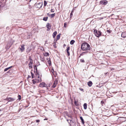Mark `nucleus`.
I'll use <instances>...</instances> for the list:
<instances>
[{
  "label": "nucleus",
  "instance_id": "f257e3e1",
  "mask_svg": "<svg viewBox=\"0 0 126 126\" xmlns=\"http://www.w3.org/2000/svg\"><path fill=\"white\" fill-rule=\"evenodd\" d=\"M81 49L83 50H88L90 49L91 47L90 45L87 43H83L81 46Z\"/></svg>",
  "mask_w": 126,
  "mask_h": 126
},
{
  "label": "nucleus",
  "instance_id": "f03ea898",
  "mask_svg": "<svg viewBox=\"0 0 126 126\" xmlns=\"http://www.w3.org/2000/svg\"><path fill=\"white\" fill-rule=\"evenodd\" d=\"M94 32L95 36L97 37H99L101 35V32L100 31H98L96 29H94Z\"/></svg>",
  "mask_w": 126,
  "mask_h": 126
},
{
  "label": "nucleus",
  "instance_id": "7ed1b4c3",
  "mask_svg": "<svg viewBox=\"0 0 126 126\" xmlns=\"http://www.w3.org/2000/svg\"><path fill=\"white\" fill-rule=\"evenodd\" d=\"M13 42L12 40H11L9 41L5 47V48L7 49H9L13 43Z\"/></svg>",
  "mask_w": 126,
  "mask_h": 126
},
{
  "label": "nucleus",
  "instance_id": "20e7f679",
  "mask_svg": "<svg viewBox=\"0 0 126 126\" xmlns=\"http://www.w3.org/2000/svg\"><path fill=\"white\" fill-rule=\"evenodd\" d=\"M15 99L14 98H11V97H7L6 98V100L8 102H12L15 100Z\"/></svg>",
  "mask_w": 126,
  "mask_h": 126
},
{
  "label": "nucleus",
  "instance_id": "39448f33",
  "mask_svg": "<svg viewBox=\"0 0 126 126\" xmlns=\"http://www.w3.org/2000/svg\"><path fill=\"white\" fill-rule=\"evenodd\" d=\"M47 85L44 82H42L40 83L39 85V86L41 87H46Z\"/></svg>",
  "mask_w": 126,
  "mask_h": 126
},
{
  "label": "nucleus",
  "instance_id": "423d86ee",
  "mask_svg": "<svg viewBox=\"0 0 126 126\" xmlns=\"http://www.w3.org/2000/svg\"><path fill=\"white\" fill-rule=\"evenodd\" d=\"M46 27L47 28V31H49L51 29V26L49 23H48L46 25Z\"/></svg>",
  "mask_w": 126,
  "mask_h": 126
},
{
  "label": "nucleus",
  "instance_id": "0eeeda50",
  "mask_svg": "<svg viewBox=\"0 0 126 126\" xmlns=\"http://www.w3.org/2000/svg\"><path fill=\"white\" fill-rule=\"evenodd\" d=\"M57 82L58 81L57 80H56L55 81H54V83H53L52 86V87L53 88H54L56 87L57 83Z\"/></svg>",
  "mask_w": 126,
  "mask_h": 126
},
{
  "label": "nucleus",
  "instance_id": "6e6552de",
  "mask_svg": "<svg viewBox=\"0 0 126 126\" xmlns=\"http://www.w3.org/2000/svg\"><path fill=\"white\" fill-rule=\"evenodd\" d=\"M24 47V45H21V47L19 48L21 52H23L25 49V47Z\"/></svg>",
  "mask_w": 126,
  "mask_h": 126
},
{
  "label": "nucleus",
  "instance_id": "1a4fd4ad",
  "mask_svg": "<svg viewBox=\"0 0 126 126\" xmlns=\"http://www.w3.org/2000/svg\"><path fill=\"white\" fill-rule=\"evenodd\" d=\"M32 49V48L31 47H29L27 49L26 52L28 53H29L30 51Z\"/></svg>",
  "mask_w": 126,
  "mask_h": 126
},
{
  "label": "nucleus",
  "instance_id": "9d476101",
  "mask_svg": "<svg viewBox=\"0 0 126 126\" xmlns=\"http://www.w3.org/2000/svg\"><path fill=\"white\" fill-rule=\"evenodd\" d=\"M100 3L101 4H103L104 5H105L107 4V1H101L100 2Z\"/></svg>",
  "mask_w": 126,
  "mask_h": 126
},
{
  "label": "nucleus",
  "instance_id": "9b49d317",
  "mask_svg": "<svg viewBox=\"0 0 126 126\" xmlns=\"http://www.w3.org/2000/svg\"><path fill=\"white\" fill-rule=\"evenodd\" d=\"M41 79L40 81V80H39L38 79V80H37L36 81H35L34 79H33L32 80V81L33 82V83L34 84H35L36 82H41V79Z\"/></svg>",
  "mask_w": 126,
  "mask_h": 126
},
{
  "label": "nucleus",
  "instance_id": "f8f14e48",
  "mask_svg": "<svg viewBox=\"0 0 126 126\" xmlns=\"http://www.w3.org/2000/svg\"><path fill=\"white\" fill-rule=\"evenodd\" d=\"M121 36L123 38L126 37V33L125 32H123L122 33Z\"/></svg>",
  "mask_w": 126,
  "mask_h": 126
},
{
  "label": "nucleus",
  "instance_id": "ddd939ff",
  "mask_svg": "<svg viewBox=\"0 0 126 126\" xmlns=\"http://www.w3.org/2000/svg\"><path fill=\"white\" fill-rule=\"evenodd\" d=\"M92 84V83L91 81H89L88 83V85L89 87H91Z\"/></svg>",
  "mask_w": 126,
  "mask_h": 126
},
{
  "label": "nucleus",
  "instance_id": "4468645a",
  "mask_svg": "<svg viewBox=\"0 0 126 126\" xmlns=\"http://www.w3.org/2000/svg\"><path fill=\"white\" fill-rule=\"evenodd\" d=\"M57 34L56 31L54 32L52 34L53 37V38H55Z\"/></svg>",
  "mask_w": 126,
  "mask_h": 126
},
{
  "label": "nucleus",
  "instance_id": "2eb2a0df",
  "mask_svg": "<svg viewBox=\"0 0 126 126\" xmlns=\"http://www.w3.org/2000/svg\"><path fill=\"white\" fill-rule=\"evenodd\" d=\"M34 72H35V70H36V73H37V66H36V65H35L34 67Z\"/></svg>",
  "mask_w": 126,
  "mask_h": 126
},
{
  "label": "nucleus",
  "instance_id": "dca6fc26",
  "mask_svg": "<svg viewBox=\"0 0 126 126\" xmlns=\"http://www.w3.org/2000/svg\"><path fill=\"white\" fill-rule=\"evenodd\" d=\"M61 35V34L59 33V34H58L57 36V39H56L57 40H58L60 39Z\"/></svg>",
  "mask_w": 126,
  "mask_h": 126
},
{
  "label": "nucleus",
  "instance_id": "f3484780",
  "mask_svg": "<svg viewBox=\"0 0 126 126\" xmlns=\"http://www.w3.org/2000/svg\"><path fill=\"white\" fill-rule=\"evenodd\" d=\"M80 119L81 120L82 123L84 124V122L83 119V118L82 117V116H80Z\"/></svg>",
  "mask_w": 126,
  "mask_h": 126
},
{
  "label": "nucleus",
  "instance_id": "a211bd4d",
  "mask_svg": "<svg viewBox=\"0 0 126 126\" xmlns=\"http://www.w3.org/2000/svg\"><path fill=\"white\" fill-rule=\"evenodd\" d=\"M84 108V109L86 110L87 108V104L86 103H85L83 105Z\"/></svg>",
  "mask_w": 126,
  "mask_h": 126
},
{
  "label": "nucleus",
  "instance_id": "6ab92c4d",
  "mask_svg": "<svg viewBox=\"0 0 126 126\" xmlns=\"http://www.w3.org/2000/svg\"><path fill=\"white\" fill-rule=\"evenodd\" d=\"M44 55L45 56H47L49 55V54L48 52H46L44 54Z\"/></svg>",
  "mask_w": 126,
  "mask_h": 126
},
{
  "label": "nucleus",
  "instance_id": "aec40b11",
  "mask_svg": "<svg viewBox=\"0 0 126 126\" xmlns=\"http://www.w3.org/2000/svg\"><path fill=\"white\" fill-rule=\"evenodd\" d=\"M73 10H74V9H73L72 10V11L71 12V13L70 14V18H71L72 16H73V13H73Z\"/></svg>",
  "mask_w": 126,
  "mask_h": 126
},
{
  "label": "nucleus",
  "instance_id": "412c9836",
  "mask_svg": "<svg viewBox=\"0 0 126 126\" xmlns=\"http://www.w3.org/2000/svg\"><path fill=\"white\" fill-rule=\"evenodd\" d=\"M48 18V17L47 16L46 17H44L43 19V20L44 21H46L47 20Z\"/></svg>",
  "mask_w": 126,
  "mask_h": 126
},
{
  "label": "nucleus",
  "instance_id": "4be33fe9",
  "mask_svg": "<svg viewBox=\"0 0 126 126\" xmlns=\"http://www.w3.org/2000/svg\"><path fill=\"white\" fill-rule=\"evenodd\" d=\"M29 59H30V62H29V63H30L31 64H32V59L30 57L29 58Z\"/></svg>",
  "mask_w": 126,
  "mask_h": 126
},
{
  "label": "nucleus",
  "instance_id": "5701e85b",
  "mask_svg": "<svg viewBox=\"0 0 126 126\" xmlns=\"http://www.w3.org/2000/svg\"><path fill=\"white\" fill-rule=\"evenodd\" d=\"M48 63L49 64V65L50 66L51 65V62L50 60V59H49V60H48L47 61Z\"/></svg>",
  "mask_w": 126,
  "mask_h": 126
},
{
  "label": "nucleus",
  "instance_id": "b1692460",
  "mask_svg": "<svg viewBox=\"0 0 126 126\" xmlns=\"http://www.w3.org/2000/svg\"><path fill=\"white\" fill-rule=\"evenodd\" d=\"M75 42V41L73 40H71L70 42V44L71 45H73Z\"/></svg>",
  "mask_w": 126,
  "mask_h": 126
},
{
  "label": "nucleus",
  "instance_id": "393cba45",
  "mask_svg": "<svg viewBox=\"0 0 126 126\" xmlns=\"http://www.w3.org/2000/svg\"><path fill=\"white\" fill-rule=\"evenodd\" d=\"M55 13H54V14H50V15L51 16V17L52 18V17H53L55 16Z\"/></svg>",
  "mask_w": 126,
  "mask_h": 126
},
{
  "label": "nucleus",
  "instance_id": "a878e982",
  "mask_svg": "<svg viewBox=\"0 0 126 126\" xmlns=\"http://www.w3.org/2000/svg\"><path fill=\"white\" fill-rule=\"evenodd\" d=\"M52 83H50L49 84H48V86H46V87H49L52 85Z\"/></svg>",
  "mask_w": 126,
  "mask_h": 126
},
{
  "label": "nucleus",
  "instance_id": "bb28decb",
  "mask_svg": "<svg viewBox=\"0 0 126 126\" xmlns=\"http://www.w3.org/2000/svg\"><path fill=\"white\" fill-rule=\"evenodd\" d=\"M18 99L20 100L21 98V96L20 95H18Z\"/></svg>",
  "mask_w": 126,
  "mask_h": 126
},
{
  "label": "nucleus",
  "instance_id": "cd10ccee",
  "mask_svg": "<svg viewBox=\"0 0 126 126\" xmlns=\"http://www.w3.org/2000/svg\"><path fill=\"white\" fill-rule=\"evenodd\" d=\"M80 61L82 63H84L85 62L84 61L83 59H81L80 60Z\"/></svg>",
  "mask_w": 126,
  "mask_h": 126
},
{
  "label": "nucleus",
  "instance_id": "c85d7f7f",
  "mask_svg": "<svg viewBox=\"0 0 126 126\" xmlns=\"http://www.w3.org/2000/svg\"><path fill=\"white\" fill-rule=\"evenodd\" d=\"M47 2L45 1V0L44 1V6H46L47 4Z\"/></svg>",
  "mask_w": 126,
  "mask_h": 126
},
{
  "label": "nucleus",
  "instance_id": "c756f323",
  "mask_svg": "<svg viewBox=\"0 0 126 126\" xmlns=\"http://www.w3.org/2000/svg\"><path fill=\"white\" fill-rule=\"evenodd\" d=\"M31 74L32 77V78H34V75L32 73V72H31Z\"/></svg>",
  "mask_w": 126,
  "mask_h": 126
},
{
  "label": "nucleus",
  "instance_id": "7c9ffc66",
  "mask_svg": "<svg viewBox=\"0 0 126 126\" xmlns=\"http://www.w3.org/2000/svg\"><path fill=\"white\" fill-rule=\"evenodd\" d=\"M54 44L53 45V46H54V47L55 48H56V43L55 42H54Z\"/></svg>",
  "mask_w": 126,
  "mask_h": 126
},
{
  "label": "nucleus",
  "instance_id": "2f4dec72",
  "mask_svg": "<svg viewBox=\"0 0 126 126\" xmlns=\"http://www.w3.org/2000/svg\"><path fill=\"white\" fill-rule=\"evenodd\" d=\"M9 67H8V68H5L4 69V72L5 71H7V70H9Z\"/></svg>",
  "mask_w": 126,
  "mask_h": 126
},
{
  "label": "nucleus",
  "instance_id": "473e14b6",
  "mask_svg": "<svg viewBox=\"0 0 126 126\" xmlns=\"http://www.w3.org/2000/svg\"><path fill=\"white\" fill-rule=\"evenodd\" d=\"M67 52V55L69 56L70 55V54L69 51L66 50Z\"/></svg>",
  "mask_w": 126,
  "mask_h": 126
},
{
  "label": "nucleus",
  "instance_id": "72a5a7b5",
  "mask_svg": "<svg viewBox=\"0 0 126 126\" xmlns=\"http://www.w3.org/2000/svg\"><path fill=\"white\" fill-rule=\"evenodd\" d=\"M29 67L30 68H32V64H31L30 63H29Z\"/></svg>",
  "mask_w": 126,
  "mask_h": 126
},
{
  "label": "nucleus",
  "instance_id": "f704fd0d",
  "mask_svg": "<svg viewBox=\"0 0 126 126\" xmlns=\"http://www.w3.org/2000/svg\"><path fill=\"white\" fill-rule=\"evenodd\" d=\"M70 50V47L69 46L67 47L66 50L69 51Z\"/></svg>",
  "mask_w": 126,
  "mask_h": 126
},
{
  "label": "nucleus",
  "instance_id": "c9c22d12",
  "mask_svg": "<svg viewBox=\"0 0 126 126\" xmlns=\"http://www.w3.org/2000/svg\"><path fill=\"white\" fill-rule=\"evenodd\" d=\"M51 12H52V13L54 12V10L53 9H52L51 10Z\"/></svg>",
  "mask_w": 126,
  "mask_h": 126
},
{
  "label": "nucleus",
  "instance_id": "e433bc0d",
  "mask_svg": "<svg viewBox=\"0 0 126 126\" xmlns=\"http://www.w3.org/2000/svg\"><path fill=\"white\" fill-rule=\"evenodd\" d=\"M66 26H67L66 24L65 23H64V27L66 28Z\"/></svg>",
  "mask_w": 126,
  "mask_h": 126
},
{
  "label": "nucleus",
  "instance_id": "4c0bfd02",
  "mask_svg": "<svg viewBox=\"0 0 126 126\" xmlns=\"http://www.w3.org/2000/svg\"><path fill=\"white\" fill-rule=\"evenodd\" d=\"M40 121V120H36V122L37 123L39 122Z\"/></svg>",
  "mask_w": 126,
  "mask_h": 126
},
{
  "label": "nucleus",
  "instance_id": "58836bf2",
  "mask_svg": "<svg viewBox=\"0 0 126 126\" xmlns=\"http://www.w3.org/2000/svg\"><path fill=\"white\" fill-rule=\"evenodd\" d=\"M88 51H85L84 52H82V53L83 54V53L86 54V53H88Z\"/></svg>",
  "mask_w": 126,
  "mask_h": 126
},
{
  "label": "nucleus",
  "instance_id": "ea45409f",
  "mask_svg": "<svg viewBox=\"0 0 126 126\" xmlns=\"http://www.w3.org/2000/svg\"><path fill=\"white\" fill-rule=\"evenodd\" d=\"M83 55V54L82 53L80 54V55L79 56V57L80 58V57L81 56Z\"/></svg>",
  "mask_w": 126,
  "mask_h": 126
},
{
  "label": "nucleus",
  "instance_id": "a19ab883",
  "mask_svg": "<svg viewBox=\"0 0 126 126\" xmlns=\"http://www.w3.org/2000/svg\"><path fill=\"white\" fill-rule=\"evenodd\" d=\"M79 89L81 91H83V92L84 91L83 89L82 88H79Z\"/></svg>",
  "mask_w": 126,
  "mask_h": 126
},
{
  "label": "nucleus",
  "instance_id": "79ce46f5",
  "mask_svg": "<svg viewBox=\"0 0 126 126\" xmlns=\"http://www.w3.org/2000/svg\"><path fill=\"white\" fill-rule=\"evenodd\" d=\"M107 31L109 33H110L111 32V31L110 30H107Z\"/></svg>",
  "mask_w": 126,
  "mask_h": 126
},
{
  "label": "nucleus",
  "instance_id": "37998d69",
  "mask_svg": "<svg viewBox=\"0 0 126 126\" xmlns=\"http://www.w3.org/2000/svg\"><path fill=\"white\" fill-rule=\"evenodd\" d=\"M31 77V76H30L28 75V77L27 78V79H28L29 78H30Z\"/></svg>",
  "mask_w": 126,
  "mask_h": 126
},
{
  "label": "nucleus",
  "instance_id": "c03bdc74",
  "mask_svg": "<svg viewBox=\"0 0 126 126\" xmlns=\"http://www.w3.org/2000/svg\"><path fill=\"white\" fill-rule=\"evenodd\" d=\"M54 72V70L53 69L52 70V73H53V72Z\"/></svg>",
  "mask_w": 126,
  "mask_h": 126
},
{
  "label": "nucleus",
  "instance_id": "a18cd8bd",
  "mask_svg": "<svg viewBox=\"0 0 126 126\" xmlns=\"http://www.w3.org/2000/svg\"><path fill=\"white\" fill-rule=\"evenodd\" d=\"M101 103L102 104H103L104 103V102L103 101H101Z\"/></svg>",
  "mask_w": 126,
  "mask_h": 126
},
{
  "label": "nucleus",
  "instance_id": "49530a36",
  "mask_svg": "<svg viewBox=\"0 0 126 126\" xmlns=\"http://www.w3.org/2000/svg\"><path fill=\"white\" fill-rule=\"evenodd\" d=\"M74 104L75 105H76L77 104V102L76 101H74Z\"/></svg>",
  "mask_w": 126,
  "mask_h": 126
},
{
  "label": "nucleus",
  "instance_id": "de8ad7c7",
  "mask_svg": "<svg viewBox=\"0 0 126 126\" xmlns=\"http://www.w3.org/2000/svg\"><path fill=\"white\" fill-rule=\"evenodd\" d=\"M47 16H49L50 15L49 13H48L47 14Z\"/></svg>",
  "mask_w": 126,
  "mask_h": 126
},
{
  "label": "nucleus",
  "instance_id": "09e8293b",
  "mask_svg": "<svg viewBox=\"0 0 126 126\" xmlns=\"http://www.w3.org/2000/svg\"><path fill=\"white\" fill-rule=\"evenodd\" d=\"M12 67H13V66H11L10 67H9V69L10 68H12Z\"/></svg>",
  "mask_w": 126,
  "mask_h": 126
},
{
  "label": "nucleus",
  "instance_id": "8fccbe9b",
  "mask_svg": "<svg viewBox=\"0 0 126 126\" xmlns=\"http://www.w3.org/2000/svg\"><path fill=\"white\" fill-rule=\"evenodd\" d=\"M66 46V45L65 44H64L63 45V47H65Z\"/></svg>",
  "mask_w": 126,
  "mask_h": 126
},
{
  "label": "nucleus",
  "instance_id": "3c124183",
  "mask_svg": "<svg viewBox=\"0 0 126 126\" xmlns=\"http://www.w3.org/2000/svg\"><path fill=\"white\" fill-rule=\"evenodd\" d=\"M10 71V70H9V71H8V72H7V73H9V72Z\"/></svg>",
  "mask_w": 126,
  "mask_h": 126
},
{
  "label": "nucleus",
  "instance_id": "603ef678",
  "mask_svg": "<svg viewBox=\"0 0 126 126\" xmlns=\"http://www.w3.org/2000/svg\"><path fill=\"white\" fill-rule=\"evenodd\" d=\"M70 122H73V121H72V120H70Z\"/></svg>",
  "mask_w": 126,
  "mask_h": 126
},
{
  "label": "nucleus",
  "instance_id": "864d4df0",
  "mask_svg": "<svg viewBox=\"0 0 126 126\" xmlns=\"http://www.w3.org/2000/svg\"><path fill=\"white\" fill-rule=\"evenodd\" d=\"M47 119H44V120H47Z\"/></svg>",
  "mask_w": 126,
  "mask_h": 126
},
{
  "label": "nucleus",
  "instance_id": "5fc2aeb1",
  "mask_svg": "<svg viewBox=\"0 0 126 126\" xmlns=\"http://www.w3.org/2000/svg\"><path fill=\"white\" fill-rule=\"evenodd\" d=\"M28 107V106H25V107L26 108V107Z\"/></svg>",
  "mask_w": 126,
  "mask_h": 126
},
{
  "label": "nucleus",
  "instance_id": "6e6d98bb",
  "mask_svg": "<svg viewBox=\"0 0 126 126\" xmlns=\"http://www.w3.org/2000/svg\"><path fill=\"white\" fill-rule=\"evenodd\" d=\"M42 60H43L42 61H43H43H44V60L43 58H42Z\"/></svg>",
  "mask_w": 126,
  "mask_h": 126
},
{
  "label": "nucleus",
  "instance_id": "4d7b16f0",
  "mask_svg": "<svg viewBox=\"0 0 126 126\" xmlns=\"http://www.w3.org/2000/svg\"><path fill=\"white\" fill-rule=\"evenodd\" d=\"M39 4H37V5H39Z\"/></svg>",
  "mask_w": 126,
  "mask_h": 126
},
{
  "label": "nucleus",
  "instance_id": "13d9d810",
  "mask_svg": "<svg viewBox=\"0 0 126 126\" xmlns=\"http://www.w3.org/2000/svg\"><path fill=\"white\" fill-rule=\"evenodd\" d=\"M31 0H30V2Z\"/></svg>",
  "mask_w": 126,
  "mask_h": 126
},
{
  "label": "nucleus",
  "instance_id": "bf43d9fd",
  "mask_svg": "<svg viewBox=\"0 0 126 126\" xmlns=\"http://www.w3.org/2000/svg\"><path fill=\"white\" fill-rule=\"evenodd\" d=\"M41 6L40 7V8H41Z\"/></svg>",
  "mask_w": 126,
  "mask_h": 126
},
{
  "label": "nucleus",
  "instance_id": "052dcab7",
  "mask_svg": "<svg viewBox=\"0 0 126 126\" xmlns=\"http://www.w3.org/2000/svg\"><path fill=\"white\" fill-rule=\"evenodd\" d=\"M38 78H39V76L38 77Z\"/></svg>",
  "mask_w": 126,
  "mask_h": 126
},
{
  "label": "nucleus",
  "instance_id": "680f3d73",
  "mask_svg": "<svg viewBox=\"0 0 126 126\" xmlns=\"http://www.w3.org/2000/svg\"><path fill=\"white\" fill-rule=\"evenodd\" d=\"M67 120V121H68V120Z\"/></svg>",
  "mask_w": 126,
  "mask_h": 126
},
{
  "label": "nucleus",
  "instance_id": "e2e57ef3",
  "mask_svg": "<svg viewBox=\"0 0 126 126\" xmlns=\"http://www.w3.org/2000/svg\"><path fill=\"white\" fill-rule=\"evenodd\" d=\"M105 126H107L106 125H105Z\"/></svg>",
  "mask_w": 126,
  "mask_h": 126
}]
</instances>
